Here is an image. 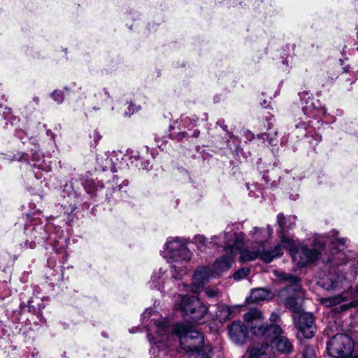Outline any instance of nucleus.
Listing matches in <instances>:
<instances>
[{
    "mask_svg": "<svg viewBox=\"0 0 358 358\" xmlns=\"http://www.w3.org/2000/svg\"><path fill=\"white\" fill-rule=\"evenodd\" d=\"M206 295L209 298H213L217 295V290L212 288H206L205 289Z\"/></svg>",
    "mask_w": 358,
    "mask_h": 358,
    "instance_id": "nucleus-30",
    "label": "nucleus"
},
{
    "mask_svg": "<svg viewBox=\"0 0 358 358\" xmlns=\"http://www.w3.org/2000/svg\"><path fill=\"white\" fill-rule=\"evenodd\" d=\"M357 50H358V48H357Z\"/></svg>",
    "mask_w": 358,
    "mask_h": 358,
    "instance_id": "nucleus-46",
    "label": "nucleus"
},
{
    "mask_svg": "<svg viewBox=\"0 0 358 358\" xmlns=\"http://www.w3.org/2000/svg\"><path fill=\"white\" fill-rule=\"evenodd\" d=\"M140 110V106H136L133 103H129L127 110L125 112V116H131L133 115L135 112Z\"/></svg>",
    "mask_w": 358,
    "mask_h": 358,
    "instance_id": "nucleus-29",
    "label": "nucleus"
},
{
    "mask_svg": "<svg viewBox=\"0 0 358 358\" xmlns=\"http://www.w3.org/2000/svg\"><path fill=\"white\" fill-rule=\"evenodd\" d=\"M215 315L219 321L223 322L230 318L231 312L229 306L224 304H220L217 307Z\"/></svg>",
    "mask_w": 358,
    "mask_h": 358,
    "instance_id": "nucleus-23",
    "label": "nucleus"
},
{
    "mask_svg": "<svg viewBox=\"0 0 358 358\" xmlns=\"http://www.w3.org/2000/svg\"><path fill=\"white\" fill-rule=\"evenodd\" d=\"M296 217L295 216H288L285 217L282 213H279L277 216V222L280 227V230L278 234L280 236V239L282 240V236H285V233L286 231L292 229L295 225Z\"/></svg>",
    "mask_w": 358,
    "mask_h": 358,
    "instance_id": "nucleus-16",
    "label": "nucleus"
},
{
    "mask_svg": "<svg viewBox=\"0 0 358 358\" xmlns=\"http://www.w3.org/2000/svg\"><path fill=\"white\" fill-rule=\"evenodd\" d=\"M250 272V269L248 267H243L234 274V278L236 280H239L245 276H247Z\"/></svg>",
    "mask_w": 358,
    "mask_h": 358,
    "instance_id": "nucleus-24",
    "label": "nucleus"
},
{
    "mask_svg": "<svg viewBox=\"0 0 358 358\" xmlns=\"http://www.w3.org/2000/svg\"><path fill=\"white\" fill-rule=\"evenodd\" d=\"M277 131L275 129H270V131L268 133H263L258 135L257 139L262 140V143L267 144L268 145H274L277 143L276 139Z\"/></svg>",
    "mask_w": 358,
    "mask_h": 358,
    "instance_id": "nucleus-21",
    "label": "nucleus"
},
{
    "mask_svg": "<svg viewBox=\"0 0 358 358\" xmlns=\"http://www.w3.org/2000/svg\"><path fill=\"white\" fill-rule=\"evenodd\" d=\"M270 293L264 289H256L251 292L248 300L251 302L257 303L267 299Z\"/></svg>",
    "mask_w": 358,
    "mask_h": 358,
    "instance_id": "nucleus-22",
    "label": "nucleus"
},
{
    "mask_svg": "<svg viewBox=\"0 0 358 358\" xmlns=\"http://www.w3.org/2000/svg\"><path fill=\"white\" fill-rule=\"evenodd\" d=\"M193 135H194V136H195V137H198V136H199V131H198V130H195V131H194V133H193Z\"/></svg>",
    "mask_w": 358,
    "mask_h": 358,
    "instance_id": "nucleus-40",
    "label": "nucleus"
},
{
    "mask_svg": "<svg viewBox=\"0 0 358 358\" xmlns=\"http://www.w3.org/2000/svg\"><path fill=\"white\" fill-rule=\"evenodd\" d=\"M262 313L257 309H250L244 315V320L251 323L250 328L253 335L269 342L273 334L281 331V327L277 324H266L262 321Z\"/></svg>",
    "mask_w": 358,
    "mask_h": 358,
    "instance_id": "nucleus-8",
    "label": "nucleus"
},
{
    "mask_svg": "<svg viewBox=\"0 0 358 358\" xmlns=\"http://www.w3.org/2000/svg\"><path fill=\"white\" fill-rule=\"evenodd\" d=\"M33 166H38L39 169H43V166H42V164H37L36 163H34V164H33Z\"/></svg>",
    "mask_w": 358,
    "mask_h": 358,
    "instance_id": "nucleus-42",
    "label": "nucleus"
},
{
    "mask_svg": "<svg viewBox=\"0 0 358 358\" xmlns=\"http://www.w3.org/2000/svg\"><path fill=\"white\" fill-rule=\"evenodd\" d=\"M150 314V312H148V313L147 311H145V312L142 315V316H143V320H144L145 318H146V317H147V316H148V315H149Z\"/></svg>",
    "mask_w": 358,
    "mask_h": 358,
    "instance_id": "nucleus-39",
    "label": "nucleus"
},
{
    "mask_svg": "<svg viewBox=\"0 0 358 358\" xmlns=\"http://www.w3.org/2000/svg\"><path fill=\"white\" fill-rule=\"evenodd\" d=\"M103 91H104V94H105V96H106L107 98L110 99L111 97H110V94H109L108 91V90H104Z\"/></svg>",
    "mask_w": 358,
    "mask_h": 358,
    "instance_id": "nucleus-38",
    "label": "nucleus"
},
{
    "mask_svg": "<svg viewBox=\"0 0 358 358\" xmlns=\"http://www.w3.org/2000/svg\"><path fill=\"white\" fill-rule=\"evenodd\" d=\"M192 257V254L185 241L178 237L167 240L164 247V257L172 264L171 272L174 278H180L187 273L185 264Z\"/></svg>",
    "mask_w": 358,
    "mask_h": 358,
    "instance_id": "nucleus-6",
    "label": "nucleus"
},
{
    "mask_svg": "<svg viewBox=\"0 0 358 358\" xmlns=\"http://www.w3.org/2000/svg\"><path fill=\"white\" fill-rule=\"evenodd\" d=\"M243 136L246 138L247 141H251L255 138V135L250 131L246 130L243 132Z\"/></svg>",
    "mask_w": 358,
    "mask_h": 358,
    "instance_id": "nucleus-32",
    "label": "nucleus"
},
{
    "mask_svg": "<svg viewBox=\"0 0 358 358\" xmlns=\"http://www.w3.org/2000/svg\"><path fill=\"white\" fill-rule=\"evenodd\" d=\"M253 230H254V234H255V233H257L260 230V229H259L258 227H255Z\"/></svg>",
    "mask_w": 358,
    "mask_h": 358,
    "instance_id": "nucleus-43",
    "label": "nucleus"
},
{
    "mask_svg": "<svg viewBox=\"0 0 358 358\" xmlns=\"http://www.w3.org/2000/svg\"><path fill=\"white\" fill-rule=\"evenodd\" d=\"M165 271L161 268L158 271H155L151 277L150 282V287L152 288L159 289L161 284L164 283L165 279Z\"/></svg>",
    "mask_w": 358,
    "mask_h": 358,
    "instance_id": "nucleus-20",
    "label": "nucleus"
},
{
    "mask_svg": "<svg viewBox=\"0 0 358 358\" xmlns=\"http://www.w3.org/2000/svg\"><path fill=\"white\" fill-rule=\"evenodd\" d=\"M243 235L234 233L229 234L224 233V250L227 255L217 259L213 265V271L215 275L228 270L234 262L235 255L240 254L241 262H250L259 257L264 262L269 263L276 257L282 255V248L279 243L273 248H268L265 242H258L252 245V250L249 248L243 249Z\"/></svg>",
    "mask_w": 358,
    "mask_h": 358,
    "instance_id": "nucleus-2",
    "label": "nucleus"
},
{
    "mask_svg": "<svg viewBox=\"0 0 358 358\" xmlns=\"http://www.w3.org/2000/svg\"><path fill=\"white\" fill-rule=\"evenodd\" d=\"M348 297L347 296V294L341 293L340 294L333 296L321 298L320 303L324 306L330 308V307H333V306L339 305V304L342 303L343 302L348 301Z\"/></svg>",
    "mask_w": 358,
    "mask_h": 358,
    "instance_id": "nucleus-17",
    "label": "nucleus"
},
{
    "mask_svg": "<svg viewBox=\"0 0 358 358\" xmlns=\"http://www.w3.org/2000/svg\"><path fill=\"white\" fill-rule=\"evenodd\" d=\"M33 101L34 102L36 103V105H38L39 104V98L36 96V97H34L33 99Z\"/></svg>",
    "mask_w": 358,
    "mask_h": 358,
    "instance_id": "nucleus-37",
    "label": "nucleus"
},
{
    "mask_svg": "<svg viewBox=\"0 0 358 358\" xmlns=\"http://www.w3.org/2000/svg\"><path fill=\"white\" fill-rule=\"evenodd\" d=\"M93 109H94V110H99V108H96V107H94V108H93Z\"/></svg>",
    "mask_w": 358,
    "mask_h": 358,
    "instance_id": "nucleus-45",
    "label": "nucleus"
},
{
    "mask_svg": "<svg viewBox=\"0 0 358 358\" xmlns=\"http://www.w3.org/2000/svg\"><path fill=\"white\" fill-rule=\"evenodd\" d=\"M347 296L348 299L358 296V285H356L355 291H352V288L351 287V289L347 292Z\"/></svg>",
    "mask_w": 358,
    "mask_h": 358,
    "instance_id": "nucleus-31",
    "label": "nucleus"
},
{
    "mask_svg": "<svg viewBox=\"0 0 358 358\" xmlns=\"http://www.w3.org/2000/svg\"><path fill=\"white\" fill-rule=\"evenodd\" d=\"M282 243L299 267L306 266L319 259L324 248V241L320 238H314L311 248L296 243L292 238L285 236H282Z\"/></svg>",
    "mask_w": 358,
    "mask_h": 358,
    "instance_id": "nucleus-5",
    "label": "nucleus"
},
{
    "mask_svg": "<svg viewBox=\"0 0 358 358\" xmlns=\"http://www.w3.org/2000/svg\"><path fill=\"white\" fill-rule=\"evenodd\" d=\"M36 228H34L32 230V234H33L32 236L35 240H38L39 236H36Z\"/></svg>",
    "mask_w": 358,
    "mask_h": 358,
    "instance_id": "nucleus-36",
    "label": "nucleus"
},
{
    "mask_svg": "<svg viewBox=\"0 0 358 358\" xmlns=\"http://www.w3.org/2000/svg\"><path fill=\"white\" fill-rule=\"evenodd\" d=\"M229 334L231 341L236 344H243L248 335V329L240 321L234 322L229 329Z\"/></svg>",
    "mask_w": 358,
    "mask_h": 358,
    "instance_id": "nucleus-13",
    "label": "nucleus"
},
{
    "mask_svg": "<svg viewBox=\"0 0 358 358\" xmlns=\"http://www.w3.org/2000/svg\"><path fill=\"white\" fill-rule=\"evenodd\" d=\"M354 306V303L352 302H350L349 303L343 304L341 306V308L342 310H346L349 309L350 307H352Z\"/></svg>",
    "mask_w": 358,
    "mask_h": 358,
    "instance_id": "nucleus-34",
    "label": "nucleus"
},
{
    "mask_svg": "<svg viewBox=\"0 0 358 358\" xmlns=\"http://www.w3.org/2000/svg\"><path fill=\"white\" fill-rule=\"evenodd\" d=\"M248 352L249 358H275L273 347L268 342L252 347Z\"/></svg>",
    "mask_w": 358,
    "mask_h": 358,
    "instance_id": "nucleus-14",
    "label": "nucleus"
},
{
    "mask_svg": "<svg viewBox=\"0 0 358 358\" xmlns=\"http://www.w3.org/2000/svg\"><path fill=\"white\" fill-rule=\"evenodd\" d=\"M280 320L279 318V316L276 314V313H273L271 315V317H270V321L273 323H276L278 322V320Z\"/></svg>",
    "mask_w": 358,
    "mask_h": 358,
    "instance_id": "nucleus-33",
    "label": "nucleus"
},
{
    "mask_svg": "<svg viewBox=\"0 0 358 358\" xmlns=\"http://www.w3.org/2000/svg\"><path fill=\"white\" fill-rule=\"evenodd\" d=\"M296 326L306 338H310L314 336L315 326L313 317L308 313H301L298 318L294 317Z\"/></svg>",
    "mask_w": 358,
    "mask_h": 358,
    "instance_id": "nucleus-10",
    "label": "nucleus"
},
{
    "mask_svg": "<svg viewBox=\"0 0 358 358\" xmlns=\"http://www.w3.org/2000/svg\"><path fill=\"white\" fill-rule=\"evenodd\" d=\"M193 296H184L181 298L178 308L182 316L186 319L191 310H192Z\"/></svg>",
    "mask_w": 358,
    "mask_h": 358,
    "instance_id": "nucleus-19",
    "label": "nucleus"
},
{
    "mask_svg": "<svg viewBox=\"0 0 358 358\" xmlns=\"http://www.w3.org/2000/svg\"><path fill=\"white\" fill-rule=\"evenodd\" d=\"M192 306V310L186 319L196 322L201 320L207 313L208 308L199 298L196 296H193V303Z\"/></svg>",
    "mask_w": 358,
    "mask_h": 358,
    "instance_id": "nucleus-15",
    "label": "nucleus"
},
{
    "mask_svg": "<svg viewBox=\"0 0 358 358\" xmlns=\"http://www.w3.org/2000/svg\"><path fill=\"white\" fill-rule=\"evenodd\" d=\"M299 96L303 117H300L301 122L296 124V127L304 128L307 131L306 136L313 137L310 143L316 145L322 140V135L317 130L323 125V122L320 119L326 115L327 110L321 106L320 101L315 99L308 91L299 92Z\"/></svg>",
    "mask_w": 358,
    "mask_h": 358,
    "instance_id": "nucleus-4",
    "label": "nucleus"
},
{
    "mask_svg": "<svg viewBox=\"0 0 358 358\" xmlns=\"http://www.w3.org/2000/svg\"><path fill=\"white\" fill-rule=\"evenodd\" d=\"M148 338L152 346L151 358H170L168 348L177 338L181 348L189 353V358H209V346H204L203 335L194 327L185 324L170 325L165 319L152 318Z\"/></svg>",
    "mask_w": 358,
    "mask_h": 358,
    "instance_id": "nucleus-1",
    "label": "nucleus"
},
{
    "mask_svg": "<svg viewBox=\"0 0 358 358\" xmlns=\"http://www.w3.org/2000/svg\"><path fill=\"white\" fill-rule=\"evenodd\" d=\"M278 278L288 285L285 288V290L288 293H294L293 296L288 297L285 301V306L290 311L296 314H301L304 313L303 309V297L301 294V285L300 284V278L294 275L292 273L285 272L280 273L278 275Z\"/></svg>",
    "mask_w": 358,
    "mask_h": 358,
    "instance_id": "nucleus-7",
    "label": "nucleus"
},
{
    "mask_svg": "<svg viewBox=\"0 0 358 358\" xmlns=\"http://www.w3.org/2000/svg\"><path fill=\"white\" fill-rule=\"evenodd\" d=\"M283 63L287 65V61H283Z\"/></svg>",
    "mask_w": 358,
    "mask_h": 358,
    "instance_id": "nucleus-44",
    "label": "nucleus"
},
{
    "mask_svg": "<svg viewBox=\"0 0 358 358\" xmlns=\"http://www.w3.org/2000/svg\"><path fill=\"white\" fill-rule=\"evenodd\" d=\"M269 342L273 347V349L275 348L278 352L282 354L289 355L294 350L292 342L284 335V331L282 329L279 334H273Z\"/></svg>",
    "mask_w": 358,
    "mask_h": 358,
    "instance_id": "nucleus-11",
    "label": "nucleus"
},
{
    "mask_svg": "<svg viewBox=\"0 0 358 358\" xmlns=\"http://www.w3.org/2000/svg\"><path fill=\"white\" fill-rule=\"evenodd\" d=\"M126 25L131 31H136L141 24V15L136 12H130L125 17Z\"/></svg>",
    "mask_w": 358,
    "mask_h": 358,
    "instance_id": "nucleus-18",
    "label": "nucleus"
},
{
    "mask_svg": "<svg viewBox=\"0 0 358 358\" xmlns=\"http://www.w3.org/2000/svg\"><path fill=\"white\" fill-rule=\"evenodd\" d=\"M219 239V236H214L211 238V241L209 242V244H213V245H217V241Z\"/></svg>",
    "mask_w": 358,
    "mask_h": 358,
    "instance_id": "nucleus-35",
    "label": "nucleus"
},
{
    "mask_svg": "<svg viewBox=\"0 0 358 358\" xmlns=\"http://www.w3.org/2000/svg\"><path fill=\"white\" fill-rule=\"evenodd\" d=\"M352 339L346 334L335 335L328 343L327 351L329 356L334 358H345L353 351Z\"/></svg>",
    "mask_w": 358,
    "mask_h": 358,
    "instance_id": "nucleus-9",
    "label": "nucleus"
},
{
    "mask_svg": "<svg viewBox=\"0 0 358 358\" xmlns=\"http://www.w3.org/2000/svg\"><path fill=\"white\" fill-rule=\"evenodd\" d=\"M346 239L336 238L329 262L337 268L336 276H332L327 289L341 290L345 293L351 289V284L358 274V258L351 252H343Z\"/></svg>",
    "mask_w": 358,
    "mask_h": 358,
    "instance_id": "nucleus-3",
    "label": "nucleus"
},
{
    "mask_svg": "<svg viewBox=\"0 0 358 358\" xmlns=\"http://www.w3.org/2000/svg\"><path fill=\"white\" fill-rule=\"evenodd\" d=\"M272 232H273V230H272L271 227L270 226H268V235L271 236Z\"/></svg>",
    "mask_w": 358,
    "mask_h": 358,
    "instance_id": "nucleus-41",
    "label": "nucleus"
},
{
    "mask_svg": "<svg viewBox=\"0 0 358 358\" xmlns=\"http://www.w3.org/2000/svg\"><path fill=\"white\" fill-rule=\"evenodd\" d=\"M52 99L57 102L61 103L64 100V94L62 91H55L52 93Z\"/></svg>",
    "mask_w": 358,
    "mask_h": 358,
    "instance_id": "nucleus-28",
    "label": "nucleus"
},
{
    "mask_svg": "<svg viewBox=\"0 0 358 358\" xmlns=\"http://www.w3.org/2000/svg\"><path fill=\"white\" fill-rule=\"evenodd\" d=\"M302 358H316L314 349L310 346H306L302 352Z\"/></svg>",
    "mask_w": 358,
    "mask_h": 358,
    "instance_id": "nucleus-26",
    "label": "nucleus"
},
{
    "mask_svg": "<svg viewBox=\"0 0 358 358\" xmlns=\"http://www.w3.org/2000/svg\"><path fill=\"white\" fill-rule=\"evenodd\" d=\"M214 276L215 275L210 267L205 266L198 267L193 275V288L192 291L197 292Z\"/></svg>",
    "mask_w": 358,
    "mask_h": 358,
    "instance_id": "nucleus-12",
    "label": "nucleus"
},
{
    "mask_svg": "<svg viewBox=\"0 0 358 358\" xmlns=\"http://www.w3.org/2000/svg\"><path fill=\"white\" fill-rule=\"evenodd\" d=\"M157 27V24L156 23H155L154 22L148 23V24L145 26L144 30H143L141 31L142 35L143 36H148V34L150 32L156 31Z\"/></svg>",
    "mask_w": 358,
    "mask_h": 358,
    "instance_id": "nucleus-27",
    "label": "nucleus"
},
{
    "mask_svg": "<svg viewBox=\"0 0 358 358\" xmlns=\"http://www.w3.org/2000/svg\"><path fill=\"white\" fill-rule=\"evenodd\" d=\"M194 241L197 245L198 248L202 250L206 245L207 240L205 236L202 235H198L194 237Z\"/></svg>",
    "mask_w": 358,
    "mask_h": 358,
    "instance_id": "nucleus-25",
    "label": "nucleus"
}]
</instances>
